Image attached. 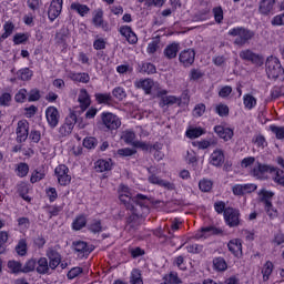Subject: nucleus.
I'll return each mask as SVG.
<instances>
[{
    "instance_id": "f257e3e1",
    "label": "nucleus",
    "mask_w": 284,
    "mask_h": 284,
    "mask_svg": "<svg viewBox=\"0 0 284 284\" xmlns=\"http://www.w3.org/2000/svg\"><path fill=\"white\" fill-rule=\"evenodd\" d=\"M119 193V199L121 203L125 205L126 210H134V204L145 205V202L143 201H148V197L143 194H138L135 197H132V193H130V187L123 184L120 185Z\"/></svg>"
},
{
    "instance_id": "f03ea898",
    "label": "nucleus",
    "mask_w": 284,
    "mask_h": 284,
    "mask_svg": "<svg viewBox=\"0 0 284 284\" xmlns=\"http://www.w3.org/2000/svg\"><path fill=\"white\" fill-rule=\"evenodd\" d=\"M254 31L244 28V27H235L229 30V37H234V44L243 48V45H247L250 41L254 39Z\"/></svg>"
},
{
    "instance_id": "7ed1b4c3",
    "label": "nucleus",
    "mask_w": 284,
    "mask_h": 284,
    "mask_svg": "<svg viewBox=\"0 0 284 284\" xmlns=\"http://www.w3.org/2000/svg\"><path fill=\"white\" fill-rule=\"evenodd\" d=\"M283 67H281V61L276 57H270L266 60V74L268 79H278L283 74Z\"/></svg>"
},
{
    "instance_id": "20e7f679",
    "label": "nucleus",
    "mask_w": 284,
    "mask_h": 284,
    "mask_svg": "<svg viewBox=\"0 0 284 284\" xmlns=\"http://www.w3.org/2000/svg\"><path fill=\"white\" fill-rule=\"evenodd\" d=\"M260 196H261L262 203H264V207L267 216H270V219H276V216H278V211L274 209V206L272 205V201H270V199L274 196V193L267 190H262L260 191Z\"/></svg>"
},
{
    "instance_id": "39448f33",
    "label": "nucleus",
    "mask_w": 284,
    "mask_h": 284,
    "mask_svg": "<svg viewBox=\"0 0 284 284\" xmlns=\"http://www.w3.org/2000/svg\"><path fill=\"white\" fill-rule=\"evenodd\" d=\"M101 121L106 130H119L121 128V119L112 112H103Z\"/></svg>"
},
{
    "instance_id": "423d86ee",
    "label": "nucleus",
    "mask_w": 284,
    "mask_h": 284,
    "mask_svg": "<svg viewBox=\"0 0 284 284\" xmlns=\"http://www.w3.org/2000/svg\"><path fill=\"white\" fill-rule=\"evenodd\" d=\"M224 221L229 227H237L241 223V213L236 209L227 207L224 211Z\"/></svg>"
},
{
    "instance_id": "0eeeda50",
    "label": "nucleus",
    "mask_w": 284,
    "mask_h": 284,
    "mask_svg": "<svg viewBox=\"0 0 284 284\" xmlns=\"http://www.w3.org/2000/svg\"><path fill=\"white\" fill-rule=\"evenodd\" d=\"M54 174L58 179L59 185H70L72 176L70 175V169L64 164H60L55 168Z\"/></svg>"
},
{
    "instance_id": "6e6552de",
    "label": "nucleus",
    "mask_w": 284,
    "mask_h": 284,
    "mask_svg": "<svg viewBox=\"0 0 284 284\" xmlns=\"http://www.w3.org/2000/svg\"><path fill=\"white\" fill-rule=\"evenodd\" d=\"M16 134L18 143H23L28 140V135L30 134V123L28 122V120L18 121Z\"/></svg>"
},
{
    "instance_id": "1a4fd4ad",
    "label": "nucleus",
    "mask_w": 284,
    "mask_h": 284,
    "mask_svg": "<svg viewBox=\"0 0 284 284\" xmlns=\"http://www.w3.org/2000/svg\"><path fill=\"white\" fill-rule=\"evenodd\" d=\"M45 119L50 128L54 129L59 125V119H61V115L59 114L57 106L47 108Z\"/></svg>"
},
{
    "instance_id": "9d476101",
    "label": "nucleus",
    "mask_w": 284,
    "mask_h": 284,
    "mask_svg": "<svg viewBox=\"0 0 284 284\" xmlns=\"http://www.w3.org/2000/svg\"><path fill=\"white\" fill-rule=\"evenodd\" d=\"M256 184H235L232 187V192L234 196H245V194H252V192H256Z\"/></svg>"
},
{
    "instance_id": "9b49d317",
    "label": "nucleus",
    "mask_w": 284,
    "mask_h": 284,
    "mask_svg": "<svg viewBox=\"0 0 284 284\" xmlns=\"http://www.w3.org/2000/svg\"><path fill=\"white\" fill-rule=\"evenodd\" d=\"M61 10H63V0H52L48 9L49 20L54 21L61 14Z\"/></svg>"
},
{
    "instance_id": "f8f14e48",
    "label": "nucleus",
    "mask_w": 284,
    "mask_h": 284,
    "mask_svg": "<svg viewBox=\"0 0 284 284\" xmlns=\"http://www.w3.org/2000/svg\"><path fill=\"white\" fill-rule=\"evenodd\" d=\"M168 94L166 90H162L160 92H158V97H161V101H160V108H165V105L170 106V105H176L181 104V99L176 98L174 95H165Z\"/></svg>"
},
{
    "instance_id": "ddd939ff",
    "label": "nucleus",
    "mask_w": 284,
    "mask_h": 284,
    "mask_svg": "<svg viewBox=\"0 0 284 284\" xmlns=\"http://www.w3.org/2000/svg\"><path fill=\"white\" fill-rule=\"evenodd\" d=\"M180 63L184 65V68H190L192 63H194V59H196V52L193 49L183 50L180 55Z\"/></svg>"
},
{
    "instance_id": "4468645a",
    "label": "nucleus",
    "mask_w": 284,
    "mask_h": 284,
    "mask_svg": "<svg viewBox=\"0 0 284 284\" xmlns=\"http://www.w3.org/2000/svg\"><path fill=\"white\" fill-rule=\"evenodd\" d=\"M267 173L272 174V169L265 164L256 163L251 170L252 176L255 179H267Z\"/></svg>"
},
{
    "instance_id": "2eb2a0df",
    "label": "nucleus",
    "mask_w": 284,
    "mask_h": 284,
    "mask_svg": "<svg viewBox=\"0 0 284 284\" xmlns=\"http://www.w3.org/2000/svg\"><path fill=\"white\" fill-rule=\"evenodd\" d=\"M209 163L214 168L223 166V163H225V153L223 152V150H214L210 155Z\"/></svg>"
},
{
    "instance_id": "dca6fc26",
    "label": "nucleus",
    "mask_w": 284,
    "mask_h": 284,
    "mask_svg": "<svg viewBox=\"0 0 284 284\" xmlns=\"http://www.w3.org/2000/svg\"><path fill=\"white\" fill-rule=\"evenodd\" d=\"M92 23L95 28H101L104 32L110 31V24L103 20V10L101 9L93 13Z\"/></svg>"
},
{
    "instance_id": "f3484780",
    "label": "nucleus",
    "mask_w": 284,
    "mask_h": 284,
    "mask_svg": "<svg viewBox=\"0 0 284 284\" xmlns=\"http://www.w3.org/2000/svg\"><path fill=\"white\" fill-rule=\"evenodd\" d=\"M240 58L243 61H251V63H255L256 65H261L263 63V59L261 55L252 52V50L246 49L240 52Z\"/></svg>"
},
{
    "instance_id": "a211bd4d",
    "label": "nucleus",
    "mask_w": 284,
    "mask_h": 284,
    "mask_svg": "<svg viewBox=\"0 0 284 284\" xmlns=\"http://www.w3.org/2000/svg\"><path fill=\"white\" fill-rule=\"evenodd\" d=\"M119 32L122 37L126 39L128 43H131V45H134V43H138L139 38L136 37V33L132 31V28L130 26L120 27Z\"/></svg>"
},
{
    "instance_id": "6ab92c4d",
    "label": "nucleus",
    "mask_w": 284,
    "mask_h": 284,
    "mask_svg": "<svg viewBox=\"0 0 284 284\" xmlns=\"http://www.w3.org/2000/svg\"><path fill=\"white\" fill-rule=\"evenodd\" d=\"M47 256L49 258V267L50 270H57V267H59V265H61V254H59V252L49 248L47 251Z\"/></svg>"
},
{
    "instance_id": "aec40b11",
    "label": "nucleus",
    "mask_w": 284,
    "mask_h": 284,
    "mask_svg": "<svg viewBox=\"0 0 284 284\" xmlns=\"http://www.w3.org/2000/svg\"><path fill=\"white\" fill-rule=\"evenodd\" d=\"M149 183H152V185H160V187H164V190H169V191L175 190L176 187L174 183L162 180L155 174L149 176Z\"/></svg>"
},
{
    "instance_id": "412c9836",
    "label": "nucleus",
    "mask_w": 284,
    "mask_h": 284,
    "mask_svg": "<svg viewBox=\"0 0 284 284\" xmlns=\"http://www.w3.org/2000/svg\"><path fill=\"white\" fill-rule=\"evenodd\" d=\"M276 4V0H260L258 3V12L264 17H267L274 10V6Z\"/></svg>"
},
{
    "instance_id": "4be33fe9",
    "label": "nucleus",
    "mask_w": 284,
    "mask_h": 284,
    "mask_svg": "<svg viewBox=\"0 0 284 284\" xmlns=\"http://www.w3.org/2000/svg\"><path fill=\"white\" fill-rule=\"evenodd\" d=\"M179 50H181V44L178 42H172L165 47L163 54L169 60L176 59Z\"/></svg>"
},
{
    "instance_id": "5701e85b",
    "label": "nucleus",
    "mask_w": 284,
    "mask_h": 284,
    "mask_svg": "<svg viewBox=\"0 0 284 284\" xmlns=\"http://www.w3.org/2000/svg\"><path fill=\"white\" fill-rule=\"evenodd\" d=\"M223 231L216 226L202 227L200 232L195 234V239H207V236H214V234H221Z\"/></svg>"
},
{
    "instance_id": "b1692460",
    "label": "nucleus",
    "mask_w": 284,
    "mask_h": 284,
    "mask_svg": "<svg viewBox=\"0 0 284 284\" xmlns=\"http://www.w3.org/2000/svg\"><path fill=\"white\" fill-rule=\"evenodd\" d=\"M214 132L220 136V139H223L224 141H230L232 136H234V131L230 128H224L222 125H216L214 128Z\"/></svg>"
},
{
    "instance_id": "393cba45",
    "label": "nucleus",
    "mask_w": 284,
    "mask_h": 284,
    "mask_svg": "<svg viewBox=\"0 0 284 284\" xmlns=\"http://www.w3.org/2000/svg\"><path fill=\"white\" fill-rule=\"evenodd\" d=\"M227 248L235 256H241L243 254V244L241 243V240H239V239L231 240L227 244Z\"/></svg>"
},
{
    "instance_id": "a878e982",
    "label": "nucleus",
    "mask_w": 284,
    "mask_h": 284,
    "mask_svg": "<svg viewBox=\"0 0 284 284\" xmlns=\"http://www.w3.org/2000/svg\"><path fill=\"white\" fill-rule=\"evenodd\" d=\"M135 87L143 90L145 94H152V88H154V80L144 79L135 82Z\"/></svg>"
},
{
    "instance_id": "bb28decb",
    "label": "nucleus",
    "mask_w": 284,
    "mask_h": 284,
    "mask_svg": "<svg viewBox=\"0 0 284 284\" xmlns=\"http://www.w3.org/2000/svg\"><path fill=\"white\" fill-rule=\"evenodd\" d=\"M68 78L71 79V81H75V83H90V74L85 72H69Z\"/></svg>"
},
{
    "instance_id": "cd10ccee",
    "label": "nucleus",
    "mask_w": 284,
    "mask_h": 284,
    "mask_svg": "<svg viewBox=\"0 0 284 284\" xmlns=\"http://www.w3.org/2000/svg\"><path fill=\"white\" fill-rule=\"evenodd\" d=\"M78 101L80 103L81 110L85 111V109L92 103V101L90 100V94L88 93V90L85 89L80 90Z\"/></svg>"
},
{
    "instance_id": "c85d7f7f",
    "label": "nucleus",
    "mask_w": 284,
    "mask_h": 284,
    "mask_svg": "<svg viewBox=\"0 0 284 284\" xmlns=\"http://www.w3.org/2000/svg\"><path fill=\"white\" fill-rule=\"evenodd\" d=\"M71 10L78 12L80 17H85L87 14H90V7H88V4H81L79 2H72Z\"/></svg>"
},
{
    "instance_id": "c756f323",
    "label": "nucleus",
    "mask_w": 284,
    "mask_h": 284,
    "mask_svg": "<svg viewBox=\"0 0 284 284\" xmlns=\"http://www.w3.org/2000/svg\"><path fill=\"white\" fill-rule=\"evenodd\" d=\"M95 170L97 172H109V170H112V160H98L95 162Z\"/></svg>"
},
{
    "instance_id": "7c9ffc66",
    "label": "nucleus",
    "mask_w": 284,
    "mask_h": 284,
    "mask_svg": "<svg viewBox=\"0 0 284 284\" xmlns=\"http://www.w3.org/2000/svg\"><path fill=\"white\" fill-rule=\"evenodd\" d=\"M94 98L100 105H112V94L110 93H95Z\"/></svg>"
},
{
    "instance_id": "2f4dec72",
    "label": "nucleus",
    "mask_w": 284,
    "mask_h": 284,
    "mask_svg": "<svg viewBox=\"0 0 284 284\" xmlns=\"http://www.w3.org/2000/svg\"><path fill=\"white\" fill-rule=\"evenodd\" d=\"M243 103L245 110H254V108H256L257 100L254 95L246 93L243 95Z\"/></svg>"
},
{
    "instance_id": "473e14b6",
    "label": "nucleus",
    "mask_w": 284,
    "mask_h": 284,
    "mask_svg": "<svg viewBox=\"0 0 284 284\" xmlns=\"http://www.w3.org/2000/svg\"><path fill=\"white\" fill-rule=\"evenodd\" d=\"M48 272H50V264H48V258L41 257L38 261L37 273L38 274H48Z\"/></svg>"
},
{
    "instance_id": "72a5a7b5",
    "label": "nucleus",
    "mask_w": 284,
    "mask_h": 284,
    "mask_svg": "<svg viewBox=\"0 0 284 284\" xmlns=\"http://www.w3.org/2000/svg\"><path fill=\"white\" fill-rule=\"evenodd\" d=\"M73 246L75 252H78L79 254H90V252H92V250H90V246H88V243L83 241L74 242Z\"/></svg>"
},
{
    "instance_id": "f704fd0d",
    "label": "nucleus",
    "mask_w": 284,
    "mask_h": 284,
    "mask_svg": "<svg viewBox=\"0 0 284 284\" xmlns=\"http://www.w3.org/2000/svg\"><path fill=\"white\" fill-rule=\"evenodd\" d=\"M213 267L216 272H225L227 270V262L223 257H215L213 260Z\"/></svg>"
},
{
    "instance_id": "c9c22d12",
    "label": "nucleus",
    "mask_w": 284,
    "mask_h": 284,
    "mask_svg": "<svg viewBox=\"0 0 284 284\" xmlns=\"http://www.w3.org/2000/svg\"><path fill=\"white\" fill-rule=\"evenodd\" d=\"M32 70L24 68L17 72V78L20 79V81H30L32 79Z\"/></svg>"
},
{
    "instance_id": "e433bc0d",
    "label": "nucleus",
    "mask_w": 284,
    "mask_h": 284,
    "mask_svg": "<svg viewBox=\"0 0 284 284\" xmlns=\"http://www.w3.org/2000/svg\"><path fill=\"white\" fill-rule=\"evenodd\" d=\"M193 148H197V150H207V148H211V145H216V141H207V140H202V141H195L192 142Z\"/></svg>"
},
{
    "instance_id": "4c0bfd02",
    "label": "nucleus",
    "mask_w": 284,
    "mask_h": 284,
    "mask_svg": "<svg viewBox=\"0 0 284 284\" xmlns=\"http://www.w3.org/2000/svg\"><path fill=\"white\" fill-rule=\"evenodd\" d=\"M274 272V264L272 262H266L262 268L263 281H270V276Z\"/></svg>"
},
{
    "instance_id": "58836bf2",
    "label": "nucleus",
    "mask_w": 284,
    "mask_h": 284,
    "mask_svg": "<svg viewBox=\"0 0 284 284\" xmlns=\"http://www.w3.org/2000/svg\"><path fill=\"white\" fill-rule=\"evenodd\" d=\"M271 174H272L273 180L275 181V183H278V185L284 186V172H283V170L272 169Z\"/></svg>"
},
{
    "instance_id": "ea45409f",
    "label": "nucleus",
    "mask_w": 284,
    "mask_h": 284,
    "mask_svg": "<svg viewBox=\"0 0 284 284\" xmlns=\"http://www.w3.org/2000/svg\"><path fill=\"white\" fill-rule=\"evenodd\" d=\"M205 131L203 128H192L186 131L187 139H199V136H203Z\"/></svg>"
},
{
    "instance_id": "a19ab883",
    "label": "nucleus",
    "mask_w": 284,
    "mask_h": 284,
    "mask_svg": "<svg viewBox=\"0 0 284 284\" xmlns=\"http://www.w3.org/2000/svg\"><path fill=\"white\" fill-rule=\"evenodd\" d=\"M112 94L116 101H123V99H126L128 93L125 92V89L123 87H115L112 90Z\"/></svg>"
},
{
    "instance_id": "79ce46f5",
    "label": "nucleus",
    "mask_w": 284,
    "mask_h": 284,
    "mask_svg": "<svg viewBox=\"0 0 284 284\" xmlns=\"http://www.w3.org/2000/svg\"><path fill=\"white\" fill-rule=\"evenodd\" d=\"M89 230L93 234H99L100 232H103L105 227H103V224H101V220H93L89 225Z\"/></svg>"
},
{
    "instance_id": "37998d69",
    "label": "nucleus",
    "mask_w": 284,
    "mask_h": 284,
    "mask_svg": "<svg viewBox=\"0 0 284 284\" xmlns=\"http://www.w3.org/2000/svg\"><path fill=\"white\" fill-rule=\"evenodd\" d=\"M8 267L12 274H19L23 272V266L20 264V262L11 260L8 262Z\"/></svg>"
},
{
    "instance_id": "c03bdc74",
    "label": "nucleus",
    "mask_w": 284,
    "mask_h": 284,
    "mask_svg": "<svg viewBox=\"0 0 284 284\" xmlns=\"http://www.w3.org/2000/svg\"><path fill=\"white\" fill-rule=\"evenodd\" d=\"M164 284H180L181 278H179V274L175 272H171L170 274L163 277Z\"/></svg>"
},
{
    "instance_id": "a18cd8bd",
    "label": "nucleus",
    "mask_w": 284,
    "mask_h": 284,
    "mask_svg": "<svg viewBox=\"0 0 284 284\" xmlns=\"http://www.w3.org/2000/svg\"><path fill=\"white\" fill-rule=\"evenodd\" d=\"M16 172L18 174V176H20V179H23V176H28V172H30V166L28 165V163H19Z\"/></svg>"
},
{
    "instance_id": "49530a36",
    "label": "nucleus",
    "mask_w": 284,
    "mask_h": 284,
    "mask_svg": "<svg viewBox=\"0 0 284 284\" xmlns=\"http://www.w3.org/2000/svg\"><path fill=\"white\" fill-rule=\"evenodd\" d=\"M87 223H88V220H85V216L80 215L73 221L72 227H73V230H77V231L83 230V227H85Z\"/></svg>"
},
{
    "instance_id": "de8ad7c7",
    "label": "nucleus",
    "mask_w": 284,
    "mask_h": 284,
    "mask_svg": "<svg viewBox=\"0 0 284 284\" xmlns=\"http://www.w3.org/2000/svg\"><path fill=\"white\" fill-rule=\"evenodd\" d=\"M130 283L131 284H143V277H141V271L139 268H134L131 272Z\"/></svg>"
},
{
    "instance_id": "09e8293b",
    "label": "nucleus",
    "mask_w": 284,
    "mask_h": 284,
    "mask_svg": "<svg viewBox=\"0 0 284 284\" xmlns=\"http://www.w3.org/2000/svg\"><path fill=\"white\" fill-rule=\"evenodd\" d=\"M43 179H45V171L34 170L31 174L30 182L31 183H39V181H43Z\"/></svg>"
},
{
    "instance_id": "8fccbe9b",
    "label": "nucleus",
    "mask_w": 284,
    "mask_h": 284,
    "mask_svg": "<svg viewBox=\"0 0 284 284\" xmlns=\"http://www.w3.org/2000/svg\"><path fill=\"white\" fill-rule=\"evenodd\" d=\"M16 252L19 254V256H26L28 254V243H26V240H20L18 245L16 246Z\"/></svg>"
},
{
    "instance_id": "3c124183",
    "label": "nucleus",
    "mask_w": 284,
    "mask_h": 284,
    "mask_svg": "<svg viewBox=\"0 0 284 284\" xmlns=\"http://www.w3.org/2000/svg\"><path fill=\"white\" fill-rule=\"evenodd\" d=\"M3 30L4 32L2 33V39H8V37H10L14 32V23H12L11 21H7L3 24Z\"/></svg>"
},
{
    "instance_id": "603ef678",
    "label": "nucleus",
    "mask_w": 284,
    "mask_h": 284,
    "mask_svg": "<svg viewBox=\"0 0 284 284\" xmlns=\"http://www.w3.org/2000/svg\"><path fill=\"white\" fill-rule=\"evenodd\" d=\"M141 72H145V74H156V67L150 62H143Z\"/></svg>"
},
{
    "instance_id": "864d4df0",
    "label": "nucleus",
    "mask_w": 284,
    "mask_h": 284,
    "mask_svg": "<svg viewBox=\"0 0 284 284\" xmlns=\"http://www.w3.org/2000/svg\"><path fill=\"white\" fill-rule=\"evenodd\" d=\"M26 99H28V90L26 89H20L14 95V101L17 103H24Z\"/></svg>"
},
{
    "instance_id": "5fc2aeb1",
    "label": "nucleus",
    "mask_w": 284,
    "mask_h": 284,
    "mask_svg": "<svg viewBox=\"0 0 284 284\" xmlns=\"http://www.w3.org/2000/svg\"><path fill=\"white\" fill-rule=\"evenodd\" d=\"M215 112L219 116H227L230 114V108L226 104L220 103L215 106Z\"/></svg>"
},
{
    "instance_id": "6e6d98bb",
    "label": "nucleus",
    "mask_w": 284,
    "mask_h": 284,
    "mask_svg": "<svg viewBox=\"0 0 284 284\" xmlns=\"http://www.w3.org/2000/svg\"><path fill=\"white\" fill-rule=\"evenodd\" d=\"M99 141L97 140V138H85L83 140V145L84 148H87V150H94V148H97Z\"/></svg>"
},
{
    "instance_id": "4d7b16f0",
    "label": "nucleus",
    "mask_w": 284,
    "mask_h": 284,
    "mask_svg": "<svg viewBox=\"0 0 284 284\" xmlns=\"http://www.w3.org/2000/svg\"><path fill=\"white\" fill-rule=\"evenodd\" d=\"M205 110L206 108L204 103L196 104L193 109V116H195V119L203 116V114H205Z\"/></svg>"
},
{
    "instance_id": "13d9d810",
    "label": "nucleus",
    "mask_w": 284,
    "mask_h": 284,
    "mask_svg": "<svg viewBox=\"0 0 284 284\" xmlns=\"http://www.w3.org/2000/svg\"><path fill=\"white\" fill-rule=\"evenodd\" d=\"M8 232L0 231V254H3L6 252V244L8 243Z\"/></svg>"
},
{
    "instance_id": "bf43d9fd",
    "label": "nucleus",
    "mask_w": 284,
    "mask_h": 284,
    "mask_svg": "<svg viewBox=\"0 0 284 284\" xmlns=\"http://www.w3.org/2000/svg\"><path fill=\"white\" fill-rule=\"evenodd\" d=\"M271 132L275 134L276 139L282 141L284 139V126H276V125H271L270 126Z\"/></svg>"
},
{
    "instance_id": "052dcab7",
    "label": "nucleus",
    "mask_w": 284,
    "mask_h": 284,
    "mask_svg": "<svg viewBox=\"0 0 284 284\" xmlns=\"http://www.w3.org/2000/svg\"><path fill=\"white\" fill-rule=\"evenodd\" d=\"M28 39H29L28 33H16L13 37V43L16 45H21V43H26Z\"/></svg>"
},
{
    "instance_id": "680f3d73",
    "label": "nucleus",
    "mask_w": 284,
    "mask_h": 284,
    "mask_svg": "<svg viewBox=\"0 0 284 284\" xmlns=\"http://www.w3.org/2000/svg\"><path fill=\"white\" fill-rule=\"evenodd\" d=\"M161 42L159 40H153L148 44L146 52L148 54H154L160 48Z\"/></svg>"
},
{
    "instance_id": "e2e57ef3",
    "label": "nucleus",
    "mask_w": 284,
    "mask_h": 284,
    "mask_svg": "<svg viewBox=\"0 0 284 284\" xmlns=\"http://www.w3.org/2000/svg\"><path fill=\"white\" fill-rule=\"evenodd\" d=\"M34 267H37V262L34 260H29L23 266H22V273L28 274V272H34Z\"/></svg>"
},
{
    "instance_id": "0e129e2a",
    "label": "nucleus",
    "mask_w": 284,
    "mask_h": 284,
    "mask_svg": "<svg viewBox=\"0 0 284 284\" xmlns=\"http://www.w3.org/2000/svg\"><path fill=\"white\" fill-rule=\"evenodd\" d=\"M11 101H12V94L2 93L0 95V105H2L3 108H8V105H10Z\"/></svg>"
},
{
    "instance_id": "69168bd1",
    "label": "nucleus",
    "mask_w": 284,
    "mask_h": 284,
    "mask_svg": "<svg viewBox=\"0 0 284 284\" xmlns=\"http://www.w3.org/2000/svg\"><path fill=\"white\" fill-rule=\"evenodd\" d=\"M186 250L190 254H201L203 252V245L200 244H189Z\"/></svg>"
},
{
    "instance_id": "338daca9",
    "label": "nucleus",
    "mask_w": 284,
    "mask_h": 284,
    "mask_svg": "<svg viewBox=\"0 0 284 284\" xmlns=\"http://www.w3.org/2000/svg\"><path fill=\"white\" fill-rule=\"evenodd\" d=\"M212 181L205 179L201 180L199 183L201 192H210V190H212Z\"/></svg>"
},
{
    "instance_id": "774afa93",
    "label": "nucleus",
    "mask_w": 284,
    "mask_h": 284,
    "mask_svg": "<svg viewBox=\"0 0 284 284\" xmlns=\"http://www.w3.org/2000/svg\"><path fill=\"white\" fill-rule=\"evenodd\" d=\"M271 23L272 26H284V13L275 16Z\"/></svg>"
}]
</instances>
